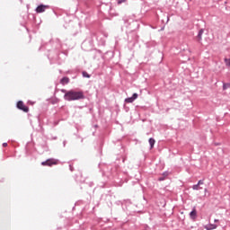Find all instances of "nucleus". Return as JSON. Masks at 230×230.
<instances>
[{
  "instance_id": "f8f14e48",
  "label": "nucleus",
  "mask_w": 230,
  "mask_h": 230,
  "mask_svg": "<svg viewBox=\"0 0 230 230\" xmlns=\"http://www.w3.org/2000/svg\"><path fill=\"white\" fill-rule=\"evenodd\" d=\"M225 64H226V67H230V58H226Z\"/></svg>"
},
{
  "instance_id": "412c9836",
  "label": "nucleus",
  "mask_w": 230,
  "mask_h": 230,
  "mask_svg": "<svg viewBox=\"0 0 230 230\" xmlns=\"http://www.w3.org/2000/svg\"><path fill=\"white\" fill-rule=\"evenodd\" d=\"M186 51H187V53H190V49H186Z\"/></svg>"
},
{
  "instance_id": "f257e3e1",
  "label": "nucleus",
  "mask_w": 230,
  "mask_h": 230,
  "mask_svg": "<svg viewBox=\"0 0 230 230\" xmlns=\"http://www.w3.org/2000/svg\"><path fill=\"white\" fill-rule=\"evenodd\" d=\"M64 100L66 102H76L78 100H85V94L83 91L70 90L64 95Z\"/></svg>"
},
{
  "instance_id": "f3484780",
  "label": "nucleus",
  "mask_w": 230,
  "mask_h": 230,
  "mask_svg": "<svg viewBox=\"0 0 230 230\" xmlns=\"http://www.w3.org/2000/svg\"><path fill=\"white\" fill-rule=\"evenodd\" d=\"M226 89H227V84H223V90L226 91Z\"/></svg>"
},
{
  "instance_id": "f03ea898",
  "label": "nucleus",
  "mask_w": 230,
  "mask_h": 230,
  "mask_svg": "<svg viewBox=\"0 0 230 230\" xmlns=\"http://www.w3.org/2000/svg\"><path fill=\"white\" fill-rule=\"evenodd\" d=\"M47 10H49V5L41 4L36 7L35 12L36 13H44Z\"/></svg>"
},
{
  "instance_id": "0eeeda50",
  "label": "nucleus",
  "mask_w": 230,
  "mask_h": 230,
  "mask_svg": "<svg viewBox=\"0 0 230 230\" xmlns=\"http://www.w3.org/2000/svg\"><path fill=\"white\" fill-rule=\"evenodd\" d=\"M218 227L216 224H208L205 226V229L207 230H212V229H217Z\"/></svg>"
},
{
  "instance_id": "9d476101",
  "label": "nucleus",
  "mask_w": 230,
  "mask_h": 230,
  "mask_svg": "<svg viewBox=\"0 0 230 230\" xmlns=\"http://www.w3.org/2000/svg\"><path fill=\"white\" fill-rule=\"evenodd\" d=\"M149 145L150 148H154V145H155V139H154L153 137L149 138Z\"/></svg>"
},
{
  "instance_id": "7ed1b4c3",
  "label": "nucleus",
  "mask_w": 230,
  "mask_h": 230,
  "mask_svg": "<svg viewBox=\"0 0 230 230\" xmlns=\"http://www.w3.org/2000/svg\"><path fill=\"white\" fill-rule=\"evenodd\" d=\"M42 166H53V164H58V160L55 158H49L45 162L41 163Z\"/></svg>"
},
{
  "instance_id": "4be33fe9",
  "label": "nucleus",
  "mask_w": 230,
  "mask_h": 230,
  "mask_svg": "<svg viewBox=\"0 0 230 230\" xmlns=\"http://www.w3.org/2000/svg\"><path fill=\"white\" fill-rule=\"evenodd\" d=\"M62 91V93H66V90H61Z\"/></svg>"
},
{
  "instance_id": "2eb2a0df",
  "label": "nucleus",
  "mask_w": 230,
  "mask_h": 230,
  "mask_svg": "<svg viewBox=\"0 0 230 230\" xmlns=\"http://www.w3.org/2000/svg\"><path fill=\"white\" fill-rule=\"evenodd\" d=\"M168 175H169V172H164L163 173V176H164V178L168 177Z\"/></svg>"
},
{
  "instance_id": "6e6552de",
  "label": "nucleus",
  "mask_w": 230,
  "mask_h": 230,
  "mask_svg": "<svg viewBox=\"0 0 230 230\" xmlns=\"http://www.w3.org/2000/svg\"><path fill=\"white\" fill-rule=\"evenodd\" d=\"M60 84H62V85H66V84H69V77H63L60 80Z\"/></svg>"
},
{
  "instance_id": "a211bd4d",
  "label": "nucleus",
  "mask_w": 230,
  "mask_h": 230,
  "mask_svg": "<svg viewBox=\"0 0 230 230\" xmlns=\"http://www.w3.org/2000/svg\"><path fill=\"white\" fill-rule=\"evenodd\" d=\"M164 177H160L159 179H158V181H164Z\"/></svg>"
},
{
  "instance_id": "5701e85b",
  "label": "nucleus",
  "mask_w": 230,
  "mask_h": 230,
  "mask_svg": "<svg viewBox=\"0 0 230 230\" xmlns=\"http://www.w3.org/2000/svg\"><path fill=\"white\" fill-rule=\"evenodd\" d=\"M214 222H218V219H215V221Z\"/></svg>"
},
{
  "instance_id": "1a4fd4ad",
  "label": "nucleus",
  "mask_w": 230,
  "mask_h": 230,
  "mask_svg": "<svg viewBox=\"0 0 230 230\" xmlns=\"http://www.w3.org/2000/svg\"><path fill=\"white\" fill-rule=\"evenodd\" d=\"M202 35H204V29L199 30L198 33V40H202Z\"/></svg>"
},
{
  "instance_id": "6ab92c4d",
  "label": "nucleus",
  "mask_w": 230,
  "mask_h": 230,
  "mask_svg": "<svg viewBox=\"0 0 230 230\" xmlns=\"http://www.w3.org/2000/svg\"><path fill=\"white\" fill-rule=\"evenodd\" d=\"M70 171L73 172V165H69Z\"/></svg>"
},
{
  "instance_id": "4468645a",
  "label": "nucleus",
  "mask_w": 230,
  "mask_h": 230,
  "mask_svg": "<svg viewBox=\"0 0 230 230\" xmlns=\"http://www.w3.org/2000/svg\"><path fill=\"white\" fill-rule=\"evenodd\" d=\"M202 184H204V180H199L198 181V186H202Z\"/></svg>"
},
{
  "instance_id": "dca6fc26",
  "label": "nucleus",
  "mask_w": 230,
  "mask_h": 230,
  "mask_svg": "<svg viewBox=\"0 0 230 230\" xmlns=\"http://www.w3.org/2000/svg\"><path fill=\"white\" fill-rule=\"evenodd\" d=\"M118 1V4H121V3H125V1L127 0H117Z\"/></svg>"
},
{
  "instance_id": "20e7f679",
  "label": "nucleus",
  "mask_w": 230,
  "mask_h": 230,
  "mask_svg": "<svg viewBox=\"0 0 230 230\" xmlns=\"http://www.w3.org/2000/svg\"><path fill=\"white\" fill-rule=\"evenodd\" d=\"M139 95L137 93H133V95L131 97L126 98L125 102L126 103H134V102H136V100H137V97Z\"/></svg>"
},
{
  "instance_id": "9b49d317",
  "label": "nucleus",
  "mask_w": 230,
  "mask_h": 230,
  "mask_svg": "<svg viewBox=\"0 0 230 230\" xmlns=\"http://www.w3.org/2000/svg\"><path fill=\"white\" fill-rule=\"evenodd\" d=\"M192 190L197 191L199 190H202V187H200V185H199V183H197V184L192 186Z\"/></svg>"
},
{
  "instance_id": "423d86ee",
  "label": "nucleus",
  "mask_w": 230,
  "mask_h": 230,
  "mask_svg": "<svg viewBox=\"0 0 230 230\" xmlns=\"http://www.w3.org/2000/svg\"><path fill=\"white\" fill-rule=\"evenodd\" d=\"M190 217L191 218V220H196V218H197V208L195 207L192 208V211L190 213Z\"/></svg>"
},
{
  "instance_id": "39448f33",
  "label": "nucleus",
  "mask_w": 230,
  "mask_h": 230,
  "mask_svg": "<svg viewBox=\"0 0 230 230\" xmlns=\"http://www.w3.org/2000/svg\"><path fill=\"white\" fill-rule=\"evenodd\" d=\"M17 108L20 109V111H23V112H28L29 111L28 107L24 106V102L22 101L17 102Z\"/></svg>"
},
{
  "instance_id": "ddd939ff",
  "label": "nucleus",
  "mask_w": 230,
  "mask_h": 230,
  "mask_svg": "<svg viewBox=\"0 0 230 230\" xmlns=\"http://www.w3.org/2000/svg\"><path fill=\"white\" fill-rule=\"evenodd\" d=\"M82 75H83V76H84V78H91V75H89L87 72H85V71H84L83 73H82Z\"/></svg>"
},
{
  "instance_id": "aec40b11",
  "label": "nucleus",
  "mask_w": 230,
  "mask_h": 230,
  "mask_svg": "<svg viewBox=\"0 0 230 230\" xmlns=\"http://www.w3.org/2000/svg\"><path fill=\"white\" fill-rule=\"evenodd\" d=\"M3 146H8V144L7 143H4Z\"/></svg>"
}]
</instances>
